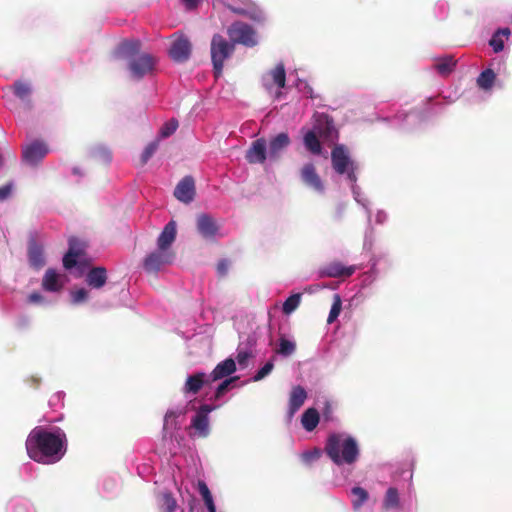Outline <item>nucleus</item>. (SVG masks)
Listing matches in <instances>:
<instances>
[{
    "instance_id": "obj_1",
    "label": "nucleus",
    "mask_w": 512,
    "mask_h": 512,
    "mask_svg": "<svg viewBox=\"0 0 512 512\" xmlns=\"http://www.w3.org/2000/svg\"><path fill=\"white\" fill-rule=\"evenodd\" d=\"M28 456L37 463L54 464L60 461L67 451V437L60 428L49 431L37 426L26 439Z\"/></svg>"
},
{
    "instance_id": "obj_2",
    "label": "nucleus",
    "mask_w": 512,
    "mask_h": 512,
    "mask_svg": "<svg viewBox=\"0 0 512 512\" xmlns=\"http://www.w3.org/2000/svg\"><path fill=\"white\" fill-rule=\"evenodd\" d=\"M325 453L336 465L353 464L359 457V447L356 440L340 433L329 435Z\"/></svg>"
},
{
    "instance_id": "obj_3",
    "label": "nucleus",
    "mask_w": 512,
    "mask_h": 512,
    "mask_svg": "<svg viewBox=\"0 0 512 512\" xmlns=\"http://www.w3.org/2000/svg\"><path fill=\"white\" fill-rule=\"evenodd\" d=\"M235 46L220 34H214L210 44L211 62L216 78L222 76L224 63L234 54Z\"/></svg>"
},
{
    "instance_id": "obj_4",
    "label": "nucleus",
    "mask_w": 512,
    "mask_h": 512,
    "mask_svg": "<svg viewBox=\"0 0 512 512\" xmlns=\"http://www.w3.org/2000/svg\"><path fill=\"white\" fill-rule=\"evenodd\" d=\"M334 130L333 120L325 115L320 114L316 119L314 129L308 131L303 138L304 145L312 154H320L322 151L321 143L316 135L318 133L322 137H330Z\"/></svg>"
},
{
    "instance_id": "obj_5",
    "label": "nucleus",
    "mask_w": 512,
    "mask_h": 512,
    "mask_svg": "<svg viewBox=\"0 0 512 512\" xmlns=\"http://www.w3.org/2000/svg\"><path fill=\"white\" fill-rule=\"evenodd\" d=\"M331 162L333 169L340 175L346 174L351 182H356L357 166L350 159L348 150L344 145H335L331 152Z\"/></svg>"
},
{
    "instance_id": "obj_6",
    "label": "nucleus",
    "mask_w": 512,
    "mask_h": 512,
    "mask_svg": "<svg viewBox=\"0 0 512 512\" xmlns=\"http://www.w3.org/2000/svg\"><path fill=\"white\" fill-rule=\"evenodd\" d=\"M227 35L234 46L241 44L245 47H254L258 44L256 30L242 21L233 22L227 29Z\"/></svg>"
},
{
    "instance_id": "obj_7",
    "label": "nucleus",
    "mask_w": 512,
    "mask_h": 512,
    "mask_svg": "<svg viewBox=\"0 0 512 512\" xmlns=\"http://www.w3.org/2000/svg\"><path fill=\"white\" fill-rule=\"evenodd\" d=\"M175 252L171 249H160L149 253L143 260V268L149 274H156L165 266L173 263Z\"/></svg>"
},
{
    "instance_id": "obj_8",
    "label": "nucleus",
    "mask_w": 512,
    "mask_h": 512,
    "mask_svg": "<svg viewBox=\"0 0 512 512\" xmlns=\"http://www.w3.org/2000/svg\"><path fill=\"white\" fill-rule=\"evenodd\" d=\"M156 64V58L150 54H141L129 62V70L132 77L140 80L144 76L153 72Z\"/></svg>"
},
{
    "instance_id": "obj_9",
    "label": "nucleus",
    "mask_w": 512,
    "mask_h": 512,
    "mask_svg": "<svg viewBox=\"0 0 512 512\" xmlns=\"http://www.w3.org/2000/svg\"><path fill=\"white\" fill-rule=\"evenodd\" d=\"M225 5L237 15L245 16L252 20L261 18V11L252 0H229Z\"/></svg>"
},
{
    "instance_id": "obj_10",
    "label": "nucleus",
    "mask_w": 512,
    "mask_h": 512,
    "mask_svg": "<svg viewBox=\"0 0 512 512\" xmlns=\"http://www.w3.org/2000/svg\"><path fill=\"white\" fill-rule=\"evenodd\" d=\"M192 44L190 40L184 35H178L172 42L169 49V56L175 62H186L191 55Z\"/></svg>"
},
{
    "instance_id": "obj_11",
    "label": "nucleus",
    "mask_w": 512,
    "mask_h": 512,
    "mask_svg": "<svg viewBox=\"0 0 512 512\" xmlns=\"http://www.w3.org/2000/svg\"><path fill=\"white\" fill-rule=\"evenodd\" d=\"M196 228L198 233L206 240H215L219 226L216 220L209 214L202 213L196 218Z\"/></svg>"
},
{
    "instance_id": "obj_12",
    "label": "nucleus",
    "mask_w": 512,
    "mask_h": 512,
    "mask_svg": "<svg viewBox=\"0 0 512 512\" xmlns=\"http://www.w3.org/2000/svg\"><path fill=\"white\" fill-rule=\"evenodd\" d=\"M48 152L49 149L44 142L34 141L23 149L22 158L27 164L35 166L42 161Z\"/></svg>"
},
{
    "instance_id": "obj_13",
    "label": "nucleus",
    "mask_w": 512,
    "mask_h": 512,
    "mask_svg": "<svg viewBox=\"0 0 512 512\" xmlns=\"http://www.w3.org/2000/svg\"><path fill=\"white\" fill-rule=\"evenodd\" d=\"M268 157L267 141L259 138L252 142L245 158L250 164H263Z\"/></svg>"
},
{
    "instance_id": "obj_14",
    "label": "nucleus",
    "mask_w": 512,
    "mask_h": 512,
    "mask_svg": "<svg viewBox=\"0 0 512 512\" xmlns=\"http://www.w3.org/2000/svg\"><path fill=\"white\" fill-rule=\"evenodd\" d=\"M291 140L286 132H281L276 136L272 137L268 143V158L270 160H278L281 154L290 145Z\"/></svg>"
},
{
    "instance_id": "obj_15",
    "label": "nucleus",
    "mask_w": 512,
    "mask_h": 512,
    "mask_svg": "<svg viewBox=\"0 0 512 512\" xmlns=\"http://www.w3.org/2000/svg\"><path fill=\"white\" fill-rule=\"evenodd\" d=\"M28 259L30 265L35 269H40L45 265L44 249L37 242L36 234H31L28 240Z\"/></svg>"
},
{
    "instance_id": "obj_16",
    "label": "nucleus",
    "mask_w": 512,
    "mask_h": 512,
    "mask_svg": "<svg viewBox=\"0 0 512 512\" xmlns=\"http://www.w3.org/2000/svg\"><path fill=\"white\" fill-rule=\"evenodd\" d=\"M174 196L183 203H190L195 196V182L191 176L184 177L176 186Z\"/></svg>"
},
{
    "instance_id": "obj_17",
    "label": "nucleus",
    "mask_w": 512,
    "mask_h": 512,
    "mask_svg": "<svg viewBox=\"0 0 512 512\" xmlns=\"http://www.w3.org/2000/svg\"><path fill=\"white\" fill-rule=\"evenodd\" d=\"M300 176L305 185L313 188L317 192L324 191V185L312 163H307L301 168Z\"/></svg>"
},
{
    "instance_id": "obj_18",
    "label": "nucleus",
    "mask_w": 512,
    "mask_h": 512,
    "mask_svg": "<svg viewBox=\"0 0 512 512\" xmlns=\"http://www.w3.org/2000/svg\"><path fill=\"white\" fill-rule=\"evenodd\" d=\"M213 410L210 405L204 404L200 406L199 411L193 417L191 426L199 432L200 436L206 437L209 433L208 414Z\"/></svg>"
},
{
    "instance_id": "obj_19",
    "label": "nucleus",
    "mask_w": 512,
    "mask_h": 512,
    "mask_svg": "<svg viewBox=\"0 0 512 512\" xmlns=\"http://www.w3.org/2000/svg\"><path fill=\"white\" fill-rule=\"evenodd\" d=\"M211 383L208 374L196 372L187 377L183 391L185 393L197 394L203 386L210 385Z\"/></svg>"
},
{
    "instance_id": "obj_20",
    "label": "nucleus",
    "mask_w": 512,
    "mask_h": 512,
    "mask_svg": "<svg viewBox=\"0 0 512 512\" xmlns=\"http://www.w3.org/2000/svg\"><path fill=\"white\" fill-rule=\"evenodd\" d=\"M306 398L307 392L302 386L297 385L292 388L289 396V418H292L295 415V413L303 406Z\"/></svg>"
},
{
    "instance_id": "obj_21",
    "label": "nucleus",
    "mask_w": 512,
    "mask_h": 512,
    "mask_svg": "<svg viewBox=\"0 0 512 512\" xmlns=\"http://www.w3.org/2000/svg\"><path fill=\"white\" fill-rule=\"evenodd\" d=\"M236 371V363L232 358H227L218 363L213 371L208 374L210 381L213 383L220 379L226 378Z\"/></svg>"
},
{
    "instance_id": "obj_22",
    "label": "nucleus",
    "mask_w": 512,
    "mask_h": 512,
    "mask_svg": "<svg viewBox=\"0 0 512 512\" xmlns=\"http://www.w3.org/2000/svg\"><path fill=\"white\" fill-rule=\"evenodd\" d=\"M63 286L61 275L52 268L47 269L42 279V288L48 292H59Z\"/></svg>"
},
{
    "instance_id": "obj_23",
    "label": "nucleus",
    "mask_w": 512,
    "mask_h": 512,
    "mask_svg": "<svg viewBox=\"0 0 512 512\" xmlns=\"http://www.w3.org/2000/svg\"><path fill=\"white\" fill-rule=\"evenodd\" d=\"M176 223L168 222L157 239V247L160 249H171L172 243L176 239Z\"/></svg>"
},
{
    "instance_id": "obj_24",
    "label": "nucleus",
    "mask_w": 512,
    "mask_h": 512,
    "mask_svg": "<svg viewBox=\"0 0 512 512\" xmlns=\"http://www.w3.org/2000/svg\"><path fill=\"white\" fill-rule=\"evenodd\" d=\"M355 271V268L350 266V267H345L343 266L340 262H333V263H330L328 264L327 266H325L320 274L321 276H325V277H349L351 276Z\"/></svg>"
},
{
    "instance_id": "obj_25",
    "label": "nucleus",
    "mask_w": 512,
    "mask_h": 512,
    "mask_svg": "<svg viewBox=\"0 0 512 512\" xmlns=\"http://www.w3.org/2000/svg\"><path fill=\"white\" fill-rule=\"evenodd\" d=\"M107 281V271L104 267L92 268L86 275L87 284L95 289L102 288Z\"/></svg>"
},
{
    "instance_id": "obj_26",
    "label": "nucleus",
    "mask_w": 512,
    "mask_h": 512,
    "mask_svg": "<svg viewBox=\"0 0 512 512\" xmlns=\"http://www.w3.org/2000/svg\"><path fill=\"white\" fill-rule=\"evenodd\" d=\"M456 63L457 61L453 58V56L446 55L437 58L434 67L440 75L446 76L455 69Z\"/></svg>"
},
{
    "instance_id": "obj_27",
    "label": "nucleus",
    "mask_w": 512,
    "mask_h": 512,
    "mask_svg": "<svg viewBox=\"0 0 512 512\" xmlns=\"http://www.w3.org/2000/svg\"><path fill=\"white\" fill-rule=\"evenodd\" d=\"M319 413L315 408H308L301 417V424L306 431H313L319 423Z\"/></svg>"
},
{
    "instance_id": "obj_28",
    "label": "nucleus",
    "mask_w": 512,
    "mask_h": 512,
    "mask_svg": "<svg viewBox=\"0 0 512 512\" xmlns=\"http://www.w3.org/2000/svg\"><path fill=\"white\" fill-rule=\"evenodd\" d=\"M382 507L384 510L399 509L400 498L398 490L394 487L388 488L383 499Z\"/></svg>"
},
{
    "instance_id": "obj_29",
    "label": "nucleus",
    "mask_w": 512,
    "mask_h": 512,
    "mask_svg": "<svg viewBox=\"0 0 512 512\" xmlns=\"http://www.w3.org/2000/svg\"><path fill=\"white\" fill-rule=\"evenodd\" d=\"M12 89H13L14 95L17 98H19L22 101H27L28 103L31 102L30 95H31L32 89L29 84L18 80L13 83Z\"/></svg>"
},
{
    "instance_id": "obj_30",
    "label": "nucleus",
    "mask_w": 512,
    "mask_h": 512,
    "mask_svg": "<svg viewBox=\"0 0 512 512\" xmlns=\"http://www.w3.org/2000/svg\"><path fill=\"white\" fill-rule=\"evenodd\" d=\"M141 49V42L137 39L125 40L119 45V50L126 56L138 54Z\"/></svg>"
},
{
    "instance_id": "obj_31",
    "label": "nucleus",
    "mask_w": 512,
    "mask_h": 512,
    "mask_svg": "<svg viewBox=\"0 0 512 512\" xmlns=\"http://www.w3.org/2000/svg\"><path fill=\"white\" fill-rule=\"evenodd\" d=\"M273 83L279 88H284L286 85V72L283 63H279L269 72Z\"/></svg>"
},
{
    "instance_id": "obj_32",
    "label": "nucleus",
    "mask_w": 512,
    "mask_h": 512,
    "mask_svg": "<svg viewBox=\"0 0 512 512\" xmlns=\"http://www.w3.org/2000/svg\"><path fill=\"white\" fill-rule=\"evenodd\" d=\"M496 75L492 69H486L480 73L477 78V84L480 88L488 90L492 87Z\"/></svg>"
},
{
    "instance_id": "obj_33",
    "label": "nucleus",
    "mask_w": 512,
    "mask_h": 512,
    "mask_svg": "<svg viewBox=\"0 0 512 512\" xmlns=\"http://www.w3.org/2000/svg\"><path fill=\"white\" fill-rule=\"evenodd\" d=\"M295 351V342L286 339L284 336H281L279 339V346L276 349V353L281 356L288 357L291 356Z\"/></svg>"
},
{
    "instance_id": "obj_34",
    "label": "nucleus",
    "mask_w": 512,
    "mask_h": 512,
    "mask_svg": "<svg viewBox=\"0 0 512 512\" xmlns=\"http://www.w3.org/2000/svg\"><path fill=\"white\" fill-rule=\"evenodd\" d=\"M302 295L300 293H295L289 296L282 306V311L286 315H290L294 312L298 306L300 305Z\"/></svg>"
},
{
    "instance_id": "obj_35",
    "label": "nucleus",
    "mask_w": 512,
    "mask_h": 512,
    "mask_svg": "<svg viewBox=\"0 0 512 512\" xmlns=\"http://www.w3.org/2000/svg\"><path fill=\"white\" fill-rule=\"evenodd\" d=\"M351 492L355 497L352 502L353 507L355 510H357L368 500L369 495L368 492L361 487H354Z\"/></svg>"
},
{
    "instance_id": "obj_36",
    "label": "nucleus",
    "mask_w": 512,
    "mask_h": 512,
    "mask_svg": "<svg viewBox=\"0 0 512 512\" xmlns=\"http://www.w3.org/2000/svg\"><path fill=\"white\" fill-rule=\"evenodd\" d=\"M342 308V301L341 297L338 294H334L333 296V303L327 318V323L331 324L333 323L339 316Z\"/></svg>"
},
{
    "instance_id": "obj_37",
    "label": "nucleus",
    "mask_w": 512,
    "mask_h": 512,
    "mask_svg": "<svg viewBox=\"0 0 512 512\" xmlns=\"http://www.w3.org/2000/svg\"><path fill=\"white\" fill-rule=\"evenodd\" d=\"M239 379L238 376L226 378L223 382H221L216 388L214 399L219 400L222 398L227 391L230 389L231 385Z\"/></svg>"
},
{
    "instance_id": "obj_38",
    "label": "nucleus",
    "mask_w": 512,
    "mask_h": 512,
    "mask_svg": "<svg viewBox=\"0 0 512 512\" xmlns=\"http://www.w3.org/2000/svg\"><path fill=\"white\" fill-rule=\"evenodd\" d=\"M74 245L75 244H71V248L68 249V251L63 257V266L67 270L72 269L73 267L76 266L77 258L79 257L77 256V253L74 252Z\"/></svg>"
},
{
    "instance_id": "obj_39",
    "label": "nucleus",
    "mask_w": 512,
    "mask_h": 512,
    "mask_svg": "<svg viewBox=\"0 0 512 512\" xmlns=\"http://www.w3.org/2000/svg\"><path fill=\"white\" fill-rule=\"evenodd\" d=\"M178 128V121L176 119H170L168 122H166L161 130L160 135L163 138L171 136Z\"/></svg>"
},
{
    "instance_id": "obj_40",
    "label": "nucleus",
    "mask_w": 512,
    "mask_h": 512,
    "mask_svg": "<svg viewBox=\"0 0 512 512\" xmlns=\"http://www.w3.org/2000/svg\"><path fill=\"white\" fill-rule=\"evenodd\" d=\"M163 508L165 512H175L177 503L171 493H164L162 496Z\"/></svg>"
},
{
    "instance_id": "obj_41",
    "label": "nucleus",
    "mask_w": 512,
    "mask_h": 512,
    "mask_svg": "<svg viewBox=\"0 0 512 512\" xmlns=\"http://www.w3.org/2000/svg\"><path fill=\"white\" fill-rule=\"evenodd\" d=\"M158 148V141H153L149 143L146 148L144 149L142 155H141V164L144 165L148 162V160L153 156L155 151Z\"/></svg>"
},
{
    "instance_id": "obj_42",
    "label": "nucleus",
    "mask_w": 512,
    "mask_h": 512,
    "mask_svg": "<svg viewBox=\"0 0 512 512\" xmlns=\"http://www.w3.org/2000/svg\"><path fill=\"white\" fill-rule=\"evenodd\" d=\"M274 368L273 361H268L257 373L253 376V381L257 382L265 378Z\"/></svg>"
},
{
    "instance_id": "obj_43",
    "label": "nucleus",
    "mask_w": 512,
    "mask_h": 512,
    "mask_svg": "<svg viewBox=\"0 0 512 512\" xmlns=\"http://www.w3.org/2000/svg\"><path fill=\"white\" fill-rule=\"evenodd\" d=\"M72 302L74 304H79L85 302L88 299V291L84 288H80L71 293Z\"/></svg>"
},
{
    "instance_id": "obj_44",
    "label": "nucleus",
    "mask_w": 512,
    "mask_h": 512,
    "mask_svg": "<svg viewBox=\"0 0 512 512\" xmlns=\"http://www.w3.org/2000/svg\"><path fill=\"white\" fill-rule=\"evenodd\" d=\"M489 45L493 48L495 53H499L504 49V42L496 33L490 39Z\"/></svg>"
},
{
    "instance_id": "obj_45",
    "label": "nucleus",
    "mask_w": 512,
    "mask_h": 512,
    "mask_svg": "<svg viewBox=\"0 0 512 512\" xmlns=\"http://www.w3.org/2000/svg\"><path fill=\"white\" fill-rule=\"evenodd\" d=\"M68 244H69V248H71V244H75L74 245V252L77 253V256H81L84 254V250H85V243H83L82 241H80L78 238L76 237H71L68 241Z\"/></svg>"
},
{
    "instance_id": "obj_46",
    "label": "nucleus",
    "mask_w": 512,
    "mask_h": 512,
    "mask_svg": "<svg viewBox=\"0 0 512 512\" xmlns=\"http://www.w3.org/2000/svg\"><path fill=\"white\" fill-rule=\"evenodd\" d=\"M321 456V452L318 449H314L313 451H307L302 454V459L306 463H310L314 460L319 459Z\"/></svg>"
},
{
    "instance_id": "obj_47",
    "label": "nucleus",
    "mask_w": 512,
    "mask_h": 512,
    "mask_svg": "<svg viewBox=\"0 0 512 512\" xmlns=\"http://www.w3.org/2000/svg\"><path fill=\"white\" fill-rule=\"evenodd\" d=\"M198 491L200 495L202 496L203 500L208 499L212 497L211 492L207 486V484L204 481H198Z\"/></svg>"
},
{
    "instance_id": "obj_48",
    "label": "nucleus",
    "mask_w": 512,
    "mask_h": 512,
    "mask_svg": "<svg viewBox=\"0 0 512 512\" xmlns=\"http://www.w3.org/2000/svg\"><path fill=\"white\" fill-rule=\"evenodd\" d=\"M229 265H230V263L226 259H222V260H220L218 262V264H217V272H218V274L221 277H223V276H225L227 274L228 269H229Z\"/></svg>"
},
{
    "instance_id": "obj_49",
    "label": "nucleus",
    "mask_w": 512,
    "mask_h": 512,
    "mask_svg": "<svg viewBox=\"0 0 512 512\" xmlns=\"http://www.w3.org/2000/svg\"><path fill=\"white\" fill-rule=\"evenodd\" d=\"M323 418L326 421H330L333 419V408L332 405L329 402L325 403V407L323 409Z\"/></svg>"
},
{
    "instance_id": "obj_50",
    "label": "nucleus",
    "mask_w": 512,
    "mask_h": 512,
    "mask_svg": "<svg viewBox=\"0 0 512 512\" xmlns=\"http://www.w3.org/2000/svg\"><path fill=\"white\" fill-rule=\"evenodd\" d=\"M178 414L175 412V411H168L166 414H165V418H164V426L163 428L164 429H167V427L170 425V423L172 421H175V419L177 418Z\"/></svg>"
},
{
    "instance_id": "obj_51",
    "label": "nucleus",
    "mask_w": 512,
    "mask_h": 512,
    "mask_svg": "<svg viewBox=\"0 0 512 512\" xmlns=\"http://www.w3.org/2000/svg\"><path fill=\"white\" fill-rule=\"evenodd\" d=\"M250 357V353L247 351H240L237 355V362L240 366H246L247 361Z\"/></svg>"
},
{
    "instance_id": "obj_52",
    "label": "nucleus",
    "mask_w": 512,
    "mask_h": 512,
    "mask_svg": "<svg viewBox=\"0 0 512 512\" xmlns=\"http://www.w3.org/2000/svg\"><path fill=\"white\" fill-rule=\"evenodd\" d=\"M201 0H181L187 10H193L198 7Z\"/></svg>"
},
{
    "instance_id": "obj_53",
    "label": "nucleus",
    "mask_w": 512,
    "mask_h": 512,
    "mask_svg": "<svg viewBox=\"0 0 512 512\" xmlns=\"http://www.w3.org/2000/svg\"><path fill=\"white\" fill-rule=\"evenodd\" d=\"M11 194V186L4 185L0 187V201L7 199Z\"/></svg>"
},
{
    "instance_id": "obj_54",
    "label": "nucleus",
    "mask_w": 512,
    "mask_h": 512,
    "mask_svg": "<svg viewBox=\"0 0 512 512\" xmlns=\"http://www.w3.org/2000/svg\"><path fill=\"white\" fill-rule=\"evenodd\" d=\"M43 299V296L38 292L31 293L28 297L30 303H41Z\"/></svg>"
},
{
    "instance_id": "obj_55",
    "label": "nucleus",
    "mask_w": 512,
    "mask_h": 512,
    "mask_svg": "<svg viewBox=\"0 0 512 512\" xmlns=\"http://www.w3.org/2000/svg\"><path fill=\"white\" fill-rule=\"evenodd\" d=\"M496 34H498V36L504 35V36L508 37L510 35V30L508 28L499 29L496 32Z\"/></svg>"
},
{
    "instance_id": "obj_56",
    "label": "nucleus",
    "mask_w": 512,
    "mask_h": 512,
    "mask_svg": "<svg viewBox=\"0 0 512 512\" xmlns=\"http://www.w3.org/2000/svg\"><path fill=\"white\" fill-rule=\"evenodd\" d=\"M203 501H204L206 507H211V506L215 505L212 497L205 499Z\"/></svg>"
},
{
    "instance_id": "obj_57",
    "label": "nucleus",
    "mask_w": 512,
    "mask_h": 512,
    "mask_svg": "<svg viewBox=\"0 0 512 512\" xmlns=\"http://www.w3.org/2000/svg\"><path fill=\"white\" fill-rule=\"evenodd\" d=\"M208 511L209 512H216V507L215 505L211 506V507H207Z\"/></svg>"
}]
</instances>
